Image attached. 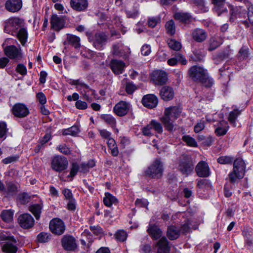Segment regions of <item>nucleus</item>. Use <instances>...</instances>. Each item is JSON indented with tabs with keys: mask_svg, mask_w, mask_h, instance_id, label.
Wrapping results in <instances>:
<instances>
[{
	"mask_svg": "<svg viewBox=\"0 0 253 253\" xmlns=\"http://www.w3.org/2000/svg\"><path fill=\"white\" fill-rule=\"evenodd\" d=\"M23 20L18 17H11L4 22V32L16 36L23 46L27 42L28 34L25 28H21Z\"/></svg>",
	"mask_w": 253,
	"mask_h": 253,
	"instance_id": "f257e3e1",
	"label": "nucleus"
},
{
	"mask_svg": "<svg viewBox=\"0 0 253 253\" xmlns=\"http://www.w3.org/2000/svg\"><path fill=\"white\" fill-rule=\"evenodd\" d=\"M180 113L181 110L177 106L165 109L164 115L161 118V121L167 130L172 131L174 129L173 123L179 117Z\"/></svg>",
	"mask_w": 253,
	"mask_h": 253,
	"instance_id": "f03ea898",
	"label": "nucleus"
},
{
	"mask_svg": "<svg viewBox=\"0 0 253 253\" xmlns=\"http://www.w3.org/2000/svg\"><path fill=\"white\" fill-rule=\"evenodd\" d=\"M13 40L10 38L6 39L2 44L5 55L11 59L16 62L20 61L23 58V53L20 46L16 47L14 45Z\"/></svg>",
	"mask_w": 253,
	"mask_h": 253,
	"instance_id": "7ed1b4c3",
	"label": "nucleus"
},
{
	"mask_svg": "<svg viewBox=\"0 0 253 253\" xmlns=\"http://www.w3.org/2000/svg\"><path fill=\"white\" fill-rule=\"evenodd\" d=\"M163 165L160 159L155 160L146 170L145 175L151 178H159L163 173Z\"/></svg>",
	"mask_w": 253,
	"mask_h": 253,
	"instance_id": "20e7f679",
	"label": "nucleus"
},
{
	"mask_svg": "<svg viewBox=\"0 0 253 253\" xmlns=\"http://www.w3.org/2000/svg\"><path fill=\"white\" fill-rule=\"evenodd\" d=\"M89 42L97 49L102 50L107 41V36L103 32H97L94 35L86 32Z\"/></svg>",
	"mask_w": 253,
	"mask_h": 253,
	"instance_id": "39448f33",
	"label": "nucleus"
},
{
	"mask_svg": "<svg viewBox=\"0 0 253 253\" xmlns=\"http://www.w3.org/2000/svg\"><path fill=\"white\" fill-rule=\"evenodd\" d=\"M177 169L183 175L188 176L193 171L194 164L188 156L183 155L179 160Z\"/></svg>",
	"mask_w": 253,
	"mask_h": 253,
	"instance_id": "423d86ee",
	"label": "nucleus"
},
{
	"mask_svg": "<svg viewBox=\"0 0 253 253\" xmlns=\"http://www.w3.org/2000/svg\"><path fill=\"white\" fill-rule=\"evenodd\" d=\"M207 71L199 66H193L188 70V74L191 80L195 82L200 83L207 74Z\"/></svg>",
	"mask_w": 253,
	"mask_h": 253,
	"instance_id": "0eeeda50",
	"label": "nucleus"
},
{
	"mask_svg": "<svg viewBox=\"0 0 253 253\" xmlns=\"http://www.w3.org/2000/svg\"><path fill=\"white\" fill-rule=\"evenodd\" d=\"M69 83L72 85H76V87L78 90L83 89L81 93L84 95V98L87 101H91V99L89 96V93L90 92L91 95H94L95 91L90 89L87 84L80 81V80H70Z\"/></svg>",
	"mask_w": 253,
	"mask_h": 253,
	"instance_id": "6e6552de",
	"label": "nucleus"
},
{
	"mask_svg": "<svg viewBox=\"0 0 253 253\" xmlns=\"http://www.w3.org/2000/svg\"><path fill=\"white\" fill-rule=\"evenodd\" d=\"M68 165V162L64 157L56 156L52 160L51 168L56 171L61 172L65 170Z\"/></svg>",
	"mask_w": 253,
	"mask_h": 253,
	"instance_id": "1a4fd4ad",
	"label": "nucleus"
},
{
	"mask_svg": "<svg viewBox=\"0 0 253 253\" xmlns=\"http://www.w3.org/2000/svg\"><path fill=\"white\" fill-rule=\"evenodd\" d=\"M49 228L53 234L56 235H60L64 232L65 225L61 219L55 218L52 219L50 221Z\"/></svg>",
	"mask_w": 253,
	"mask_h": 253,
	"instance_id": "9d476101",
	"label": "nucleus"
},
{
	"mask_svg": "<svg viewBox=\"0 0 253 253\" xmlns=\"http://www.w3.org/2000/svg\"><path fill=\"white\" fill-rule=\"evenodd\" d=\"M11 112L15 117L22 118L29 115V110L25 104L17 103L13 106L11 109Z\"/></svg>",
	"mask_w": 253,
	"mask_h": 253,
	"instance_id": "9b49d317",
	"label": "nucleus"
},
{
	"mask_svg": "<svg viewBox=\"0 0 253 253\" xmlns=\"http://www.w3.org/2000/svg\"><path fill=\"white\" fill-rule=\"evenodd\" d=\"M238 17L240 19V23L244 24L246 28L253 26V7H250L247 13L244 11L240 13Z\"/></svg>",
	"mask_w": 253,
	"mask_h": 253,
	"instance_id": "f8f14e48",
	"label": "nucleus"
},
{
	"mask_svg": "<svg viewBox=\"0 0 253 253\" xmlns=\"http://www.w3.org/2000/svg\"><path fill=\"white\" fill-rule=\"evenodd\" d=\"M18 221L20 226L24 229H29L34 225V219L32 216L28 213H24L19 216Z\"/></svg>",
	"mask_w": 253,
	"mask_h": 253,
	"instance_id": "ddd939ff",
	"label": "nucleus"
},
{
	"mask_svg": "<svg viewBox=\"0 0 253 253\" xmlns=\"http://www.w3.org/2000/svg\"><path fill=\"white\" fill-rule=\"evenodd\" d=\"M151 79L156 84L163 85L165 84L168 81V75L164 71L156 70L152 73Z\"/></svg>",
	"mask_w": 253,
	"mask_h": 253,
	"instance_id": "4468645a",
	"label": "nucleus"
},
{
	"mask_svg": "<svg viewBox=\"0 0 253 253\" xmlns=\"http://www.w3.org/2000/svg\"><path fill=\"white\" fill-rule=\"evenodd\" d=\"M198 176L207 177L210 175V169L208 164L203 161L199 162L195 168Z\"/></svg>",
	"mask_w": 253,
	"mask_h": 253,
	"instance_id": "2eb2a0df",
	"label": "nucleus"
},
{
	"mask_svg": "<svg viewBox=\"0 0 253 253\" xmlns=\"http://www.w3.org/2000/svg\"><path fill=\"white\" fill-rule=\"evenodd\" d=\"M130 108V104L124 101H121L114 107L113 111L118 116H124L128 112Z\"/></svg>",
	"mask_w": 253,
	"mask_h": 253,
	"instance_id": "dca6fc26",
	"label": "nucleus"
},
{
	"mask_svg": "<svg viewBox=\"0 0 253 253\" xmlns=\"http://www.w3.org/2000/svg\"><path fill=\"white\" fill-rule=\"evenodd\" d=\"M51 28L54 31H59L64 27L65 22L62 17L52 14L50 18Z\"/></svg>",
	"mask_w": 253,
	"mask_h": 253,
	"instance_id": "f3484780",
	"label": "nucleus"
},
{
	"mask_svg": "<svg viewBox=\"0 0 253 253\" xmlns=\"http://www.w3.org/2000/svg\"><path fill=\"white\" fill-rule=\"evenodd\" d=\"M62 246L67 251H73L77 248L76 239L70 235L64 236L61 240Z\"/></svg>",
	"mask_w": 253,
	"mask_h": 253,
	"instance_id": "a211bd4d",
	"label": "nucleus"
},
{
	"mask_svg": "<svg viewBox=\"0 0 253 253\" xmlns=\"http://www.w3.org/2000/svg\"><path fill=\"white\" fill-rule=\"evenodd\" d=\"M7 241L3 246L2 249L6 253H16L17 248L14 245L16 243V240L12 236H7L5 238Z\"/></svg>",
	"mask_w": 253,
	"mask_h": 253,
	"instance_id": "6ab92c4d",
	"label": "nucleus"
},
{
	"mask_svg": "<svg viewBox=\"0 0 253 253\" xmlns=\"http://www.w3.org/2000/svg\"><path fill=\"white\" fill-rule=\"evenodd\" d=\"M141 102L145 107L152 109L157 106L158 100L155 95L150 94L144 96Z\"/></svg>",
	"mask_w": 253,
	"mask_h": 253,
	"instance_id": "aec40b11",
	"label": "nucleus"
},
{
	"mask_svg": "<svg viewBox=\"0 0 253 253\" xmlns=\"http://www.w3.org/2000/svg\"><path fill=\"white\" fill-rule=\"evenodd\" d=\"M246 169V165L242 158H239L236 159L233 164V170L235 172H238V176L239 177H243Z\"/></svg>",
	"mask_w": 253,
	"mask_h": 253,
	"instance_id": "412c9836",
	"label": "nucleus"
},
{
	"mask_svg": "<svg viewBox=\"0 0 253 253\" xmlns=\"http://www.w3.org/2000/svg\"><path fill=\"white\" fill-rule=\"evenodd\" d=\"M21 0H7L5 4V9L11 12L18 11L22 7Z\"/></svg>",
	"mask_w": 253,
	"mask_h": 253,
	"instance_id": "4be33fe9",
	"label": "nucleus"
},
{
	"mask_svg": "<svg viewBox=\"0 0 253 253\" xmlns=\"http://www.w3.org/2000/svg\"><path fill=\"white\" fill-rule=\"evenodd\" d=\"M156 248L157 249L156 253H169L170 251L169 242L165 237L161 238L156 243Z\"/></svg>",
	"mask_w": 253,
	"mask_h": 253,
	"instance_id": "5701e85b",
	"label": "nucleus"
},
{
	"mask_svg": "<svg viewBox=\"0 0 253 253\" xmlns=\"http://www.w3.org/2000/svg\"><path fill=\"white\" fill-rule=\"evenodd\" d=\"M110 67L114 73L119 75L122 73L125 64L122 61L113 59L110 62Z\"/></svg>",
	"mask_w": 253,
	"mask_h": 253,
	"instance_id": "b1692460",
	"label": "nucleus"
},
{
	"mask_svg": "<svg viewBox=\"0 0 253 253\" xmlns=\"http://www.w3.org/2000/svg\"><path fill=\"white\" fill-rule=\"evenodd\" d=\"M229 128L228 122L222 120L217 124L214 133L218 136H223L226 134Z\"/></svg>",
	"mask_w": 253,
	"mask_h": 253,
	"instance_id": "393cba45",
	"label": "nucleus"
},
{
	"mask_svg": "<svg viewBox=\"0 0 253 253\" xmlns=\"http://www.w3.org/2000/svg\"><path fill=\"white\" fill-rule=\"evenodd\" d=\"M70 4L74 10L81 11L86 9L88 2L87 0H71Z\"/></svg>",
	"mask_w": 253,
	"mask_h": 253,
	"instance_id": "a878e982",
	"label": "nucleus"
},
{
	"mask_svg": "<svg viewBox=\"0 0 253 253\" xmlns=\"http://www.w3.org/2000/svg\"><path fill=\"white\" fill-rule=\"evenodd\" d=\"M207 33L202 29L197 28L193 30L192 32V37L193 39L198 42H204L207 39Z\"/></svg>",
	"mask_w": 253,
	"mask_h": 253,
	"instance_id": "bb28decb",
	"label": "nucleus"
},
{
	"mask_svg": "<svg viewBox=\"0 0 253 253\" xmlns=\"http://www.w3.org/2000/svg\"><path fill=\"white\" fill-rule=\"evenodd\" d=\"M94 237L88 230H84L81 234V243L83 246H87L88 248L94 241Z\"/></svg>",
	"mask_w": 253,
	"mask_h": 253,
	"instance_id": "cd10ccee",
	"label": "nucleus"
},
{
	"mask_svg": "<svg viewBox=\"0 0 253 253\" xmlns=\"http://www.w3.org/2000/svg\"><path fill=\"white\" fill-rule=\"evenodd\" d=\"M126 50L128 52L129 49L126 47H124L122 43H117L113 45L112 54L117 56H126L124 52Z\"/></svg>",
	"mask_w": 253,
	"mask_h": 253,
	"instance_id": "c85d7f7f",
	"label": "nucleus"
},
{
	"mask_svg": "<svg viewBox=\"0 0 253 253\" xmlns=\"http://www.w3.org/2000/svg\"><path fill=\"white\" fill-rule=\"evenodd\" d=\"M160 95L163 100L169 101L173 98L174 91L171 87L165 86L162 88L160 91Z\"/></svg>",
	"mask_w": 253,
	"mask_h": 253,
	"instance_id": "c756f323",
	"label": "nucleus"
},
{
	"mask_svg": "<svg viewBox=\"0 0 253 253\" xmlns=\"http://www.w3.org/2000/svg\"><path fill=\"white\" fill-rule=\"evenodd\" d=\"M214 4V9L218 16H220L222 13L227 12V9L224 7L225 0H211Z\"/></svg>",
	"mask_w": 253,
	"mask_h": 253,
	"instance_id": "7c9ffc66",
	"label": "nucleus"
},
{
	"mask_svg": "<svg viewBox=\"0 0 253 253\" xmlns=\"http://www.w3.org/2000/svg\"><path fill=\"white\" fill-rule=\"evenodd\" d=\"M222 44V40L218 36L211 37L208 41V50L210 51L215 50Z\"/></svg>",
	"mask_w": 253,
	"mask_h": 253,
	"instance_id": "2f4dec72",
	"label": "nucleus"
},
{
	"mask_svg": "<svg viewBox=\"0 0 253 253\" xmlns=\"http://www.w3.org/2000/svg\"><path fill=\"white\" fill-rule=\"evenodd\" d=\"M147 232L154 240L159 239L162 235V230L155 225H150Z\"/></svg>",
	"mask_w": 253,
	"mask_h": 253,
	"instance_id": "473e14b6",
	"label": "nucleus"
},
{
	"mask_svg": "<svg viewBox=\"0 0 253 253\" xmlns=\"http://www.w3.org/2000/svg\"><path fill=\"white\" fill-rule=\"evenodd\" d=\"M178 62H180L181 64L184 65L187 64V60L185 58L179 53H176L174 57L169 59L167 63L170 66H175Z\"/></svg>",
	"mask_w": 253,
	"mask_h": 253,
	"instance_id": "72a5a7b5",
	"label": "nucleus"
},
{
	"mask_svg": "<svg viewBox=\"0 0 253 253\" xmlns=\"http://www.w3.org/2000/svg\"><path fill=\"white\" fill-rule=\"evenodd\" d=\"M71 44L75 48H79L81 46L80 39L79 37L71 34H67V40L64 43Z\"/></svg>",
	"mask_w": 253,
	"mask_h": 253,
	"instance_id": "f704fd0d",
	"label": "nucleus"
},
{
	"mask_svg": "<svg viewBox=\"0 0 253 253\" xmlns=\"http://www.w3.org/2000/svg\"><path fill=\"white\" fill-rule=\"evenodd\" d=\"M180 235L179 229L175 226H169L167 230V236L170 240H173L178 238Z\"/></svg>",
	"mask_w": 253,
	"mask_h": 253,
	"instance_id": "c9c22d12",
	"label": "nucleus"
},
{
	"mask_svg": "<svg viewBox=\"0 0 253 253\" xmlns=\"http://www.w3.org/2000/svg\"><path fill=\"white\" fill-rule=\"evenodd\" d=\"M241 114V111L238 109H234L231 111L228 115V120L230 122V124L234 126H236V120L237 118Z\"/></svg>",
	"mask_w": 253,
	"mask_h": 253,
	"instance_id": "e433bc0d",
	"label": "nucleus"
},
{
	"mask_svg": "<svg viewBox=\"0 0 253 253\" xmlns=\"http://www.w3.org/2000/svg\"><path fill=\"white\" fill-rule=\"evenodd\" d=\"M174 18L184 23H189L192 19L191 15L187 13L177 12L174 14Z\"/></svg>",
	"mask_w": 253,
	"mask_h": 253,
	"instance_id": "4c0bfd02",
	"label": "nucleus"
},
{
	"mask_svg": "<svg viewBox=\"0 0 253 253\" xmlns=\"http://www.w3.org/2000/svg\"><path fill=\"white\" fill-rule=\"evenodd\" d=\"M42 206L41 204H35L29 207V210L34 214L36 219H39L42 211Z\"/></svg>",
	"mask_w": 253,
	"mask_h": 253,
	"instance_id": "58836bf2",
	"label": "nucleus"
},
{
	"mask_svg": "<svg viewBox=\"0 0 253 253\" xmlns=\"http://www.w3.org/2000/svg\"><path fill=\"white\" fill-rule=\"evenodd\" d=\"M118 200L115 197L108 192L105 193V197L103 198V202L104 205L108 207H110L113 204L117 203Z\"/></svg>",
	"mask_w": 253,
	"mask_h": 253,
	"instance_id": "ea45409f",
	"label": "nucleus"
},
{
	"mask_svg": "<svg viewBox=\"0 0 253 253\" xmlns=\"http://www.w3.org/2000/svg\"><path fill=\"white\" fill-rule=\"evenodd\" d=\"M114 236L117 241L123 242L126 240L127 234L124 230H118L115 232Z\"/></svg>",
	"mask_w": 253,
	"mask_h": 253,
	"instance_id": "a19ab883",
	"label": "nucleus"
},
{
	"mask_svg": "<svg viewBox=\"0 0 253 253\" xmlns=\"http://www.w3.org/2000/svg\"><path fill=\"white\" fill-rule=\"evenodd\" d=\"M101 119L105 122L106 124L109 125L112 127H114L116 126V119L111 115L109 114H103L101 116Z\"/></svg>",
	"mask_w": 253,
	"mask_h": 253,
	"instance_id": "79ce46f5",
	"label": "nucleus"
},
{
	"mask_svg": "<svg viewBox=\"0 0 253 253\" xmlns=\"http://www.w3.org/2000/svg\"><path fill=\"white\" fill-rule=\"evenodd\" d=\"M228 7L230 10L229 21L230 22H233L236 19L237 15L238 14L239 15V13L242 12H239L238 8L232 5L229 4Z\"/></svg>",
	"mask_w": 253,
	"mask_h": 253,
	"instance_id": "37998d69",
	"label": "nucleus"
},
{
	"mask_svg": "<svg viewBox=\"0 0 253 253\" xmlns=\"http://www.w3.org/2000/svg\"><path fill=\"white\" fill-rule=\"evenodd\" d=\"M80 132V129L77 126H73L70 128L65 129L63 131V134L65 135H70L72 136L77 135Z\"/></svg>",
	"mask_w": 253,
	"mask_h": 253,
	"instance_id": "c03bdc74",
	"label": "nucleus"
},
{
	"mask_svg": "<svg viewBox=\"0 0 253 253\" xmlns=\"http://www.w3.org/2000/svg\"><path fill=\"white\" fill-rule=\"evenodd\" d=\"M167 33L170 35H173L175 33V25L172 20L168 21L165 24Z\"/></svg>",
	"mask_w": 253,
	"mask_h": 253,
	"instance_id": "a18cd8bd",
	"label": "nucleus"
},
{
	"mask_svg": "<svg viewBox=\"0 0 253 253\" xmlns=\"http://www.w3.org/2000/svg\"><path fill=\"white\" fill-rule=\"evenodd\" d=\"M167 43L169 47L174 50L178 51L181 48V43L175 40L169 39Z\"/></svg>",
	"mask_w": 253,
	"mask_h": 253,
	"instance_id": "49530a36",
	"label": "nucleus"
},
{
	"mask_svg": "<svg viewBox=\"0 0 253 253\" xmlns=\"http://www.w3.org/2000/svg\"><path fill=\"white\" fill-rule=\"evenodd\" d=\"M3 191L5 192L8 196H13L16 194L17 187L14 184L9 182L7 184L6 189H4Z\"/></svg>",
	"mask_w": 253,
	"mask_h": 253,
	"instance_id": "de8ad7c7",
	"label": "nucleus"
},
{
	"mask_svg": "<svg viewBox=\"0 0 253 253\" xmlns=\"http://www.w3.org/2000/svg\"><path fill=\"white\" fill-rule=\"evenodd\" d=\"M13 212L10 210H5L0 214L1 219L6 222H10L13 219Z\"/></svg>",
	"mask_w": 253,
	"mask_h": 253,
	"instance_id": "09e8293b",
	"label": "nucleus"
},
{
	"mask_svg": "<svg viewBox=\"0 0 253 253\" xmlns=\"http://www.w3.org/2000/svg\"><path fill=\"white\" fill-rule=\"evenodd\" d=\"M182 139L188 146L190 147H196L198 146L197 143L195 139L190 135H184L182 136Z\"/></svg>",
	"mask_w": 253,
	"mask_h": 253,
	"instance_id": "8fccbe9b",
	"label": "nucleus"
},
{
	"mask_svg": "<svg viewBox=\"0 0 253 253\" xmlns=\"http://www.w3.org/2000/svg\"><path fill=\"white\" fill-rule=\"evenodd\" d=\"M202 81L200 82L203 85L206 87H211L214 84V81L212 79L210 78L207 73L206 77L204 78Z\"/></svg>",
	"mask_w": 253,
	"mask_h": 253,
	"instance_id": "3c124183",
	"label": "nucleus"
},
{
	"mask_svg": "<svg viewBox=\"0 0 253 253\" xmlns=\"http://www.w3.org/2000/svg\"><path fill=\"white\" fill-rule=\"evenodd\" d=\"M153 129L158 133H162L163 130L162 125L158 122L153 120L150 122Z\"/></svg>",
	"mask_w": 253,
	"mask_h": 253,
	"instance_id": "603ef678",
	"label": "nucleus"
},
{
	"mask_svg": "<svg viewBox=\"0 0 253 253\" xmlns=\"http://www.w3.org/2000/svg\"><path fill=\"white\" fill-rule=\"evenodd\" d=\"M249 55V53L248 49L244 47H242L239 51L238 57L240 60H244L248 59Z\"/></svg>",
	"mask_w": 253,
	"mask_h": 253,
	"instance_id": "864d4df0",
	"label": "nucleus"
},
{
	"mask_svg": "<svg viewBox=\"0 0 253 253\" xmlns=\"http://www.w3.org/2000/svg\"><path fill=\"white\" fill-rule=\"evenodd\" d=\"M233 161V158L230 156H222L217 159V162L220 164H231Z\"/></svg>",
	"mask_w": 253,
	"mask_h": 253,
	"instance_id": "5fc2aeb1",
	"label": "nucleus"
},
{
	"mask_svg": "<svg viewBox=\"0 0 253 253\" xmlns=\"http://www.w3.org/2000/svg\"><path fill=\"white\" fill-rule=\"evenodd\" d=\"M99 134L102 138L106 139L107 140L111 138V132L105 129H98Z\"/></svg>",
	"mask_w": 253,
	"mask_h": 253,
	"instance_id": "6e6d98bb",
	"label": "nucleus"
},
{
	"mask_svg": "<svg viewBox=\"0 0 253 253\" xmlns=\"http://www.w3.org/2000/svg\"><path fill=\"white\" fill-rule=\"evenodd\" d=\"M153 128L152 127V126L150 125V123L147 125L146 126L143 127L141 131L144 136H152L153 135V133L152 132V130Z\"/></svg>",
	"mask_w": 253,
	"mask_h": 253,
	"instance_id": "4d7b16f0",
	"label": "nucleus"
},
{
	"mask_svg": "<svg viewBox=\"0 0 253 253\" xmlns=\"http://www.w3.org/2000/svg\"><path fill=\"white\" fill-rule=\"evenodd\" d=\"M15 71L23 76H25L27 73V68L23 64H18L16 67Z\"/></svg>",
	"mask_w": 253,
	"mask_h": 253,
	"instance_id": "13d9d810",
	"label": "nucleus"
},
{
	"mask_svg": "<svg viewBox=\"0 0 253 253\" xmlns=\"http://www.w3.org/2000/svg\"><path fill=\"white\" fill-rule=\"evenodd\" d=\"M79 169V165L76 163H74L72 164L71 169L70 170V172L69 175L67 176L68 177L73 178L74 176H75Z\"/></svg>",
	"mask_w": 253,
	"mask_h": 253,
	"instance_id": "bf43d9fd",
	"label": "nucleus"
},
{
	"mask_svg": "<svg viewBox=\"0 0 253 253\" xmlns=\"http://www.w3.org/2000/svg\"><path fill=\"white\" fill-rule=\"evenodd\" d=\"M238 172H235L233 170L228 174L230 181L232 183H236L238 181L239 179H242L243 177H239L238 176Z\"/></svg>",
	"mask_w": 253,
	"mask_h": 253,
	"instance_id": "052dcab7",
	"label": "nucleus"
},
{
	"mask_svg": "<svg viewBox=\"0 0 253 253\" xmlns=\"http://www.w3.org/2000/svg\"><path fill=\"white\" fill-rule=\"evenodd\" d=\"M90 229L95 235H101L103 234L102 228L99 225L90 226Z\"/></svg>",
	"mask_w": 253,
	"mask_h": 253,
	"instance_id": "680f3d73",
	"label": "nucleus"
},
{
	"mask_svg": "<svg viewBox=\"0 0 253 253\" xmlns=\"http://www.w3.org/2000/svg\"><path fill=\"white\" fill-rule=\"evenodd\" d=\"M205 127V121L204 120H200L195 126L194 131L196 133H198L204 129Z\"/></svg>",
	"mask_w": 253,
	"mask_h": 253,
	"instance_id": "e2e57ef3",
	"label": "nucleus"
},
{
	"mask_svg": "<svg viewBox=\"0 0 253 253\" xmlns=\"http://www.w3.org/2000/svg\"><path fill=\"white\" fill-rule=\"evenodd\" d=\"M19 200L21 204H26L30 201V197L27 193H23L19 195Z\"/></svg>",
	"mask_w": 253,
	"mask_h": 253,
	"instance_id": "0e129e2a",
	"label": "nucleus"
},
{
	"mask_svg": "<svg viewBox=\"0 0 253 253\" xmlns=\"http://www.w3.org/2000/svg\"><path fill=\"white\" fill-rule=\"evenodd\" d=\"M57 149L62 153L64 155H69L71 153V151L65 144L60 145L57 147Z\"/></svg>",
	"mask_w": 253,
	"mask_h": 253,
	"instance_id": "69168bd1",
	"label": "nucleus"
},
{
	"mask_svg": "<svg viewBox=\"0 0 253 253\" xmlns=\"http://www.w3.org/2000/svg\"><path fill=\"white\" fill-rule=\"evenodd\" d=\"M136 85L130 83H127L126 86V91L128 94H132L136 89Z\"/></svg>",
	"mask_w": 253,
	"mask_h": 253,
	"instance_id": "338daca9",
	"label": "nucleus"
},
{
	"mask_svg": "<svg viewBox=\"0 0 253 253\" xmlns=\"http://www.w3.org/2000/svg\"><path fill=\"white\" fill-rule=\"evenodd\" d=\"M160 21V19L159 17H151L149 19L148 24L150 27L154 28Z\"/></svg>",
	"mask_w": 253,
	"mask_h": 253,
	"instance_id": "774afa93",
	"label": "nucleus"
}]
</instances>
